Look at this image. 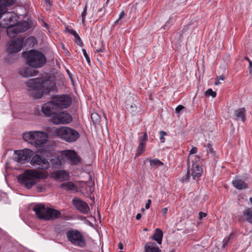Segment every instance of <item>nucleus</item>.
<instances>
[{"instance_id":"nucleus-1","label":"nucleus","mask_w":252,"mask_h":252,"mask_svg":"<svg viewBox=\"0 0 252 252\" xmlns=\"http://www.w3.org/2000/svg\"><path fill=\"white\" fill-rule=\"evenodd\" d=\"M29 95L34 98H40L43 94H48L56 89L55 83L43 78H36L29 80L27 83Z\"/></svg>"},{"instance_id":"nucleus-2","label":"nucleus","mask_w":252,"mask_h":252,"mask_svg":"<svg viewBox=\"0 0 252 252\" xmlns=\"http://www.w3.org/2000/svg\"><path fill=\"white\" fill-rule=\"evenodd\" d=\"M3 26L7 28V34L10 38H14L18 33L24 32L30 29L31 25L27 21L18 23L17 16L13 13L5 11L1 16Z\"/></svg>"},{"instance_id":"nucleus-3","label":"nucleus","mask_w":252,"mask_h":252,"mask_svg":"<svg viewBox=\"0 0 252 252\" xmlns=\"http://www.w3.org/2000/svg\"><path fill=\"white\" fill-rule=\"evenodd\" d=\"M23 56L26 58L27 63L31 67H41L46 63V58L40 51L31 50L27 52H23Z\"/></svg>"},{"instance_id":"nucleus-4","label":"nucleus","mask_w":252,"mask_h":252,"mask_svg":"<svg viewBox=\"0 0 252 252\" xmlns=\"http://www.w3.org/2000/svg\"><path fill=\"white\" fill-rule=\"evenodd\" d=\"M42 178V173L34 170H27L18 177V182L27 189H31L36 184V179Z\"/></svg>"},{"instance_id":"nucleus-5","label":"nucleus","mask_w":252,"mask_h":252,"mask_svg":"<svg viewBox=\"0 0 252 252\" xmlns=\"http://www.w3.org/2000/svg\"><path fill=\"white\" fill-rule=\"evenodd\" d=\"M55 133L59 138L68 143L75 142L80 136V134L77 130L68 126H62L57 128Z\"/></svg>"},{"instance_id":"nucleus-6","label":"nucleus","mask_w":252,"mask_h":252,"mask_svg":"<svg viewBox=\"0 0 252 252\" xmlns=\"http://www.w3.org/2000/svg\"><path fill=\"white\" fill-rule=\"evenodd\" d=\"M68 241L73 245L80 248H84L86 241L83 234L76 229H69L66 232Z\"/></svg>"},{"instance_id":"nucleus-7","label":"nucleus","mask_w":252,"mask_h":252,"mask_svg":"<svg viewBox=\"0 0 252 252\" xmlns=\"http://www.w3.org/2000/svg\"><path fill=\"white\" fill-rule=\"evenodd\" d=\"M53 100L58 110L67 108L72 102L71 97L65 94L56 95Z\"/></svg>"},{"instance_id":"nucleus-8","label":"nucleus","mask_w":252,"mask_h":252,"mask_svg":"<svg viewBox=\"0 0 252 252\" xmlns=\"http://www.w3.org/2000/svg\"><path fill=\"white\" fill-rule=\"evenodd\" d=\"M61 154L62 158L71 165H77L81 162V158L74 151L64 150L61 152Z\"/></svg>"},{"instance_id":"nucleus-9","label":"nucleus","mask_w":252,"mask_h":252,"mask_svg":"<svg viewBox=\"0 0 252 252\" xmlns=\"http://www.w3.org/2000/svg\"><path fill=\"white\" fill-rule=\"evenodd\" d=\"M52 122L56 125L67 124L72 121L71 115L66 112L56 113L52 117Z\"/></svg>"},{"instance_id":"nucleus-10","label":"nucleus","mask_w":252,"mask_h":252,"mask_svg":"<svg viewBox=\"0 0 252 252\" xmlns=\"http://www.w3.org/2000/svg\"><path fill=\"white\" fill-rule=\"evenodd\" d=\"M30 163L32 165L36 166L38 169H46L49 167L48 160L38 154L32 156Z\"/></svg>"},{"instance_id":"nucleus-11","label":"nucleus","mask_w":252,"mask_h":252,"mask_svg":"<svg viewBox=\"0 0 252 252\" xmlns=\"http://www.w3.org/2000/svg\"><path fill=\"white\" fill-rule=\"evenodd\" d=\"M32 152V151L30 149L17 151L15 152L16 157H15V159L19 163H25L31 158Z\"/></svg>"},{"instance_id":"nucleus-12","label":"nucleus","mask_w":252,"mask_h":252,"mask_svg":"<svg viewBox=\"0 0 252 252\" xmlns=\"http://www.w3.org/2000/svg\"><path fill=\"white\" fill-rule=\"evenodd\" d=\"M23 42L22 39L18 38L8 43L7 45V52L9 54L19 52L23 47Z\"/></svg>"},{"instance_id":"nucleus-13","label":"nucleus","mask_w":252,"mask_h":252,"mask_svg":"<svg viewBox=\"0 0 252 252\" xmlns=\"http://www.w3.org/2000/svg\"><path fill=\"white\" fill-rule=\"evenodd\" d=\"M53 100L49 101L42 106V111L46 116H51L56 114L58 111Z\"/></svg>"},{"instance_id":"nucleus-14","label":"nucleus","mask_w":252,"mask_h":252,"mask_svg":"<svg viewBox=\"0 0 252 252\" xmlns=\"http://www.w3.org/2000/svg\"><path fill=\"white\" fill-rule=\"evenodd\" d=\"M72 204L77 210L83 214H87L90 210L88 204L79 198L73 199Z\"/></svg>"},{"instance_id":"nucleus-15","label":"nucleus","mask_w":252,"mask_h":252,"mask_svg":"<svg viewBox=\"0 0 252 252\" xmlns=\"http://www.w3.org/2000/svg\"><path fill=\"white\" fill-rule=\"evenodd\" d=\"M48 135L46 133L37 131L35 140L33 141V146L35 147H40L47 141Z\"/></svg>"},{"instance_id":"nucleus-16","label":"nucleus","mask_w":252,"mask_h":252,"mask_svg":"<svg viewBox=\"0 0 252 252\" xmlns=\"http://www.w3.org/2000/svg\"><path fill=\"white\" fill-rule=\"evenodd\" d=\"M48 207H46L45 205L42 204H37L35 205L33 208V211L35 212L36 217L40 219L43 220L46 215Z\"/></svg>"},{"instance_id":"nucleus-17","label":"nucleus","mask_w":252,"mask_h":252,"mask_svg":"<svg viewBox=\"0 0 252 252\" xmlns=\"http://www.w3.org/2000/svg\"><path fill=\"white\" fill-rule=\"evenodd\" d=\"M19 73L22 76L27 78L36 75L38 71L30 66H24L19 69Z\"/></svg>"},{"instance_id":"nucleus-18","label":"nucleus","mask_w":252,"mask_h":252,"mask_svg":"<svg viewBox=\"0 0 252 252\" xmlns=\"http://www.w3.org/2000/svg\"><path fill=\"white\" fill-rule=\"evenodd\" d=\"M47 210L46 215L44 216V218L43 217V220H55L59 218L61 216V212L58 210L48 207Z\"/></svg>"},{"instance_id":"nucleus-19","label":"nucleus","mask_w":252,"mask_h":252,"mask_svg":"<svg viewBox=\"0 0 252 252\" xmlns=\"http://www.w3.org/2000/svg\"><path fill=\"white\" fill-rule=\"evenodd\" d=\"M192 165L191 167V175L194 180H195V178L201 176L203 170L202 168L199 166V164L192 162Z\"/></svg>"},{"instance_id":"nucleus-20","label":"nucleus","mask_w":252,"mask_h":252,"mask_svg":"<svg viewBox=\"0 0 252 252\" xmlns=\"http://www.w3.org/2000/svg\"><path fill=\"white\" fill-rule=\"evenodd\" d=\"M161 250L158 247L155 242H148L144 246L143 252H161Z\"/></svg>"},{"instance_id":"nucleus-21","label":"nucleus","mask_w":252,"mask_h":252,"mask_svg":"<svg viewBox=\"0 0 252 252\" xmlns=\"http://www.w3.org/2000/svg\"><path fill=\"white\" fill-rule=\"evenodd\" d=\"M37 132V131H31L24 133L23 134V138L25 141L28 142L32 145H33V141L35 140Z\"/></svg>"},{"instance_id":"nucleus-22","label":"nucleus","mask_w":252,"mask_h":252,"mask_svg":"<svg viewBox=\"0 0 252 252\" xmlns=\"http://www.w3.org/2000/svg\"><path fill=\"white\" fill-rule=\"evenodd\" d=\"M234 119L235 120H240L244 122L246 119V109L245 108H239L234 111Z\"/></svg>"},{"instance_id":"nucleus-23","label":"nucleus","mask_w":252,"mask_h":252,"mask_svg":"<svg viewBox=\"0 0 252 252\" xmlns=\"http://www.w3.org/2000/svg\"><path fill=\"white\" fill-rule=\"evenodd\" d=\"M233 186L238 189H242L248 188V185L244 181L239 178H235L232 182Z\"/></svg>"},{"instance_id":"nucleus-24","label":"nucleus","mask_w":252,"mask_h":252,"mask_svg":"<svg viewBox=\"0 0 252 252\" xmlns=\"http://www.w3.org/2000/svg\"><path fill=\"white\" fill-rule=\"evenodd\" d=\"M162 231L160 229L157 228L155 230V232L152 237V238L155 240L158 244H161L162 243Z\"/></svg>"},{"instance_id":"nucleus-25","label":"nucleus","mask_w":252,"mask_h":252,"mask_svg":"<svg viewBox=\"0 0 252 252\" xmlns=\"http://www.w3.org/2000/svg\"><path fill=\"white\" fill-rule=\"evenodd\" d=\"M65 31L73 35L74 37L75 38V41L77 45H79L81 47L83 46V43L79 35L74 30H70L68 28H66Z\"/></svg>"},{"instance_id":"nucleus-26","label":"nucleus","mask_w":252,"mask_h":252,"mask_svg":"<svg viewBox=\"0 0 252 252\" xmlns=\"http://www.w3.org/2000/svg\"><path fill=\"white\" fill-rule=\"evenodd\" d=\"M60 188L62 189H64L66 190H74L76 189V185L72 182L62 183Z\"/></svg>"},{"instance_id":"nucleus-27","label":"nucleus","mask_w":252,"mask_h":252,"mask_svg":"<svg viewBox=\"0 0 252 252\" xmlns=\"http://www.w3.org/2000/svg\"><path fill=\"white\" fill-rule=\"evenodd\" d=\"M57 178L64 181L68 179L69 174L64 170L57 172L56 174Z\"/></svg>"},{"instance_id":"nucleus-28","label":"nucleus","mask_w":252,"mask_h":252,"mask_svg":"<svg viewBox=\"0 0 252 252\" xmlns=\"http://www.w3.org/2000/svg\"><path fill=\"white\" fill-rule=\"evenodd\" d=\"M244 216L246 217V220L250 223H252V209L247 208L243 212Z\"/></svg>"},{"instance_id":"nucleus-29","label":"nucleus","mask_w":252,"mask_h":252,"mask_svg":"<svg viewBox=\"0 0 252 252\" xmlns=\"http://www.w3.org/2000/svg\"><path fill=\"white\" fill-rule=\"evenodd\" d=\"M51 162L55 168H58L62 164V160L59 157H53L51 159Z\"/></svg>"},{"instance_id":"nucleus-30","label":"nucleus","mask_w":252,"mask_h":252,"mask_svg":"<svg viewBox=\"0 0 252 252\" xmlns=\"http://www.w3.org/2000/svg\"><path fill=\"white\" fill-rule=\"evenodd\" d=\"M37 43L36 39L35 37L33 36H30L28 37L25 40V45L29 46L30 47H32L34 46L35 44Z\"/></svg>"},{"instance_id":"nucleus-31","label":"nucleus","mask_w":252,"mask_h":252,"mask_svg":"<svg viewBox=\"0 0 252 252\" xmlns=\"http://www.w3.org/2000/svg\"><path fill=\"white\" fill-rule=\"evenodd\" d=\"M151 169H155L160 165H162L163 163L158 159H154L150 160Z\"/></svg>"},{"instance_id":"nucleus-32","label":"nucleus","mask_w":252,"mask_h":252,"mask_svg":"<svg viewBox=\"0 0 252 252\" xmlns=\"http://www.w3.org/2000/svg\"><path fill=\"white\" fill-rule=\"evenodd\" d=\"M146 144H143L142 142H139L138 147L137 149V153L136 154V157H138L141 155L145 151V147Z\"/></svg>"},{"instance_id":"nucleus-33","label":"nucleus","mask_w":252,"mask_h":252,"mask_svg":"<svg viewBox=\"0 0 252 252\" xmlns=\"http://www.w3.org/2000/svg\"><path fill=\"white\" fill-rule=\"evenodd\" d=\"M127 108L132 115L137 114L139 112V108L135 104L130 105L129 107H127Z\"/></svg>"},{"instance_id":"nucleus-34","label":"nucleus","mask_w":252,"mask_h":252,"mask_svg":"<svg viewBox=\"0 0 252 252\" xmlns=\"http://www.w3.org/2000/svg\"><path fill=\"white\" fill-rule=\"evenodd\" d=\"M4 7L10 6L15 4L16 0H0Z\"/></svg>"},{"instance_id":"nucleus-35","label":"nucleus","mask_w":252,"mask_h":252,"mask_svg":"<svg viewBox=\"0 0 252 252\" xmlns=\"http://www.w3.org/2000/svg\"><path fill=\"white\" fill-rule=\"evenodd\" d=\"M91 119L94 124H96L100 122V117L96 113L91 114Z\"/></svg>"},{"instance_id":"nucleus-36","label":"nucleus","mask_w":252,"mask_h":252,"mask_svg":"<svg viewBox=\"0 0 252 252\" xmlns=\"http://www.w3.org/2000/svg\"><path fill=\"white\" fill-rule=\"evenodd\" d=\"M188 168L187 173L186 175H185V176L183 177L182 179V181L183 183L188 182L189 178L190 177V175H189L190 173H189V159H188Z\"/></svg>"},{"instance_id":"nucleus-37","label":"nucleus","mask_w":252,"mask_h":252,"mask_svg":"<svg viewBox=\"0 0 252 252\" xmlns=\"http://www.w3.org/2000/svg\"><path fill=\"white\" fill-rule=\"evenodd\" d=\"M205 95L207 96H212V97L214 98L217 95V93L216 92H214L212 90V89H209L208 90H207L205 93Z\"/></svg>"},{"instance_id":"nucleus-38","label":"nucleus","mask_w":252,"mask_h":252,"mask_svg":"<svg viewBox=\"0 0 252 252\" xmlns=\"http://www.w3.org/2000/svg\"><path fill=\"white\" fill-rule=\"evenodd\" d=\"M206 150L208 154H211L212 156L215 155V151L214 150L212 145L210 143L208 144Z\"/></svg>"},{"instance_id":"nucleus-39","label":"nucleus","mask_w":252,"mask_h":252,"mask_svg":"<svg viewBox=\"0 0 252 252\" xmlns=\"http://www.w3.org/2000/svg\"><path fill=\"white\" fill-rule=\"evenodd\" d=\"M232 236V234H231L228 237L225 238L223 239V240L222 241V243H223L222 246V248H224L227 245L228 242L231 239Z\"/></svg>"},{"instance_id":"nucleus-40","label":"nucleus","mask_w":252,"mask_h":252,"mask_svg":"<svg viewBox=\"0 0 252 252\" xmlns=\"http://www.w3.org/2000/svg\"><path fill=\"white\" fill-rule=\"evenodd\" d=\"M147 140H148V135H147V133L145 132L143 134V135L142 137H140L139 142L140 143L142 142L143 144H146Z\"/></svg>"},{"instance_id":"nucleus-41","label":"nucleus","mask_w":252,"mask_h":252,"mask_svg":"<svg viewBox=\"0 0 252 252\" xmlns=\"http://www.w3.org/2000/svg\"><path fill=\"white\" fill-rule=\"evenodd\" d=\"M159 134L160 142L164 143L165 142L164 136L167 135V133L164 131H160Z\"/></svg>"},{"instance_id":"nucleus-42","label":"nucleus","mask_w":252,"mask_h":252,"mask_svg":"<svg viewBox=\"0 0 252 252\" xmlns=\"http://www.w3.org/2000/svg\"><path fill=\"white\" fill-rule=\"evenodd\" d=\"M82 52H83V55H84L85 59H86V60L87 61V63H88L89 64H90V63H91L89 55L87 54L86 50L85 49H83Z\"/></svg>"},{"instance_id":"nucleus-43","label":"nucleus","mask_w":252,"mask_h":252,"mask_svg":"<svg viewBox=\"0 0 252 252\" xmlns=\"http://www.w3.org/2000/svg\"><path fill=\"white\" fill-rule=\"evenodd\" d=\"M125 13L124 11H122L119 15V18L118 20L115 22V23L121 24V23H122L121 19L123 18L125 16Z\"/></svg>"},{"instance_id":"nucleus-44","label":"nucleus","mask_w":252,"mask_h":252,"mask_svg":"<svg viewBox=\"0 0 252 252\" xmlns=\"http://www.w3.org/2000/svg\"><path fill=\"white\" fill-rule=\"evenodd\" d=\"M224 79V77L223 75H220L217 78V80L215 82V84L216 85H218L220 84V80H223Z\"/></svg>"},{"instance_id":"nucleus-45","label":"nucleus","mask_w":252,"mask_h":252,"mask_svg":"<svg viewBox=\"0 0 252 252\" xmlns=\"http://www.w3.org/2000/svg\"><path fill=\"white\" fill-rule=\"evenodd\" d=\"M87 15V6H86L84 9L83 12L82 13V22L83 23L85 22V17Z\"/></svg>"},{"instance_id":"nucleus-46","label":"nucleus","mask_w":252,"mask_h":252,"mask_svg":"<svg viewBox=\"0 0 252 252\" xmlns=\"http://www.w3.org/2000/svg\"><path fill=\"white\" fill-rule=\"evenodd\" d=\"M184 108H185V107L183 106V105H178L175 109L176 113H179L181 112V111H182Z\"/></svg>"},{"instance_id":"nucleus-47","label":"nucleus","mask_w":252,"mask_h":252,"mask_svg":"<svg viewBox=\"0 0 252 252\" xmlns=\"http://www.w3.org/2000/svg\"><path fill=\"white\" fill-rule=\"evenodd\" d=\"M99 43H101V47L99 48H97L95 49V52L98 53V52H103L104 50V48L103 46L102 43L101 42H99Z\"/></svg>"},{"instance_id":"nucleus-48","label":"nucleus","mask_w":252,"mask_h":252,"mask_svg":"<svg viewBox=\"0 0 252 252\" xmlns=\"http://www.w3.org/2000/svg\"><path fill=\"white\" fill-rule=\"evenodd\" d=\"M197 149L196 147H192L189 152L190 155L194 154L197 153Z\"/></svg>"},{"instance_id":"nucleus-49","label":"nucleus","mask_w":252,"mask_h":252,"mask_svg":"<svg viewBox=\"0 0 252 252\" xmlns=\"http://www.w3.org/2000/svg\"><path fill=\"white\" fill-rule=\"evenodd\" d=\"M199 219L201 220L203 218H205L207 216V214L205 213H203L202 212H200L199 213Z\"/></svg>"},{"instance_id":"nucleus-50","label":"nucleus","mask_w":252,"mask_h":252,"mask_svg":"<svg viewBox=\"0 0 252 252\" xmlns=\"http://www.w3.org/2000/svg\"><path fill=\"white\" fill-rule=\"evenodd\" d=\"M151 203V200L148 199L147 200V202L146 203V205H145L146 209H148L150 208Z\"/></svg>"},{"instance_id":"nucleus-51","label":"nucleus","mask_w":252,"mask_h":252,"mask_svg":"<svg viewBox=\"0 0 252 252\" xmlns=\"http://www.w3.org/2000/svg\"><path fill=\"white\" fill-rule=\"evenodd\" d=\"M168 209L165 207L162 209V213L163 216H165L167 213Z\"/></svg>"},{"instance_id":"nucleus-52","label":"nucleus","mask_w":252,"mask_h":252,"mask_svg":"<svg viewBox=\"0 0 252 252\" xmlns=\"http://www.w3.org/2000/svg\"><path fill=\"white\" fill-rule=\"evenodd\" d=\"M118 247H119V249H120V250H123V244L122 242H120L118 244Z\"/></svg>"},{"instance_id":"nucleus-53","label":"nucleus","mask_w":252,"mask_h":252,"mask_svg":"<svg viewBox=\"0 0 252 252\" xmlns=\"http://www.w3.org/2000/svg\"><path fill=\"white\" fill-rule=\"evenodd\" d=\"M142 215L140 213H138L136 216V219L139 220L141 219Z\"/></svg>"},{"instance_id":"nucleus-54","label":"nucleus","mask_w":252,"mask_h":252,"mask_svg":"<svg viewBox=\"0 0 252 252\" xmlns=\"http://www.w3.org/2000/svg\"><path fill=\"white\" fill-rule=\"evenodd\" d=\"M249 67L250 68H251L252 67V62L251 61H249Z\"/></svg>"},{"instance_id":"nucleus-55","label":"nucleus","mask_w":252,"mask_h":252,"mask_svg":"<svg viewBox=\"0 0 252 252\" xmlns=\"http://www.w3.org/2000/svg\"><path fill=\"white\" fill-rule=\"evenodd\" d=\"M45 2L46 3H48L50 6H51V3L50 0H45Z\"/></svg>"},{"instance_id":"nucleus-56","label":"nucleus","mask_w":252,"mask_h":252,"mask_svg":"<svg viewBox=\"0 0 252 252\" xmlns=\"http://www.w3.org/2000/svg\"><path fill=\"white\" fill-rule=\"evenodd\" d=\"M43 24H43V26H44V27H45V28H48V24H46V23H43Z\"/></svg>"},{"instance_id":"nucleus-57","label":"nucleus","mask_w":252,"mask_h":252,"mask_svg":"<svg viewBox=\"0 0 252 252\" xmlns=\"http://www.w3.org/2000/svg\"><path fill=\"white\" fill-rule=\"evenodd\" d=\"M246 60H247L249 62V61H250V59L248 57H246Z\"/></svg>"},{"instance_id":"nucleus-58","label":"nucleus","mask_w":252,"mask_h":252,"mask_svg":"<svg viewBox=\"0 0 252 252\" xmlns=\"http://www.w3.org/2000/svg\"><path fill=\"white\" fill-rule=\"evenodd\" d=\"M250 201L251 203L252 204V197L250 198Z\"/></svg>"},{"instance_id":"nucleus-59","label":"nucleus","mask_w":252,"mask_h":252,"mask_svg":"<svg viewBox=\"0 0 252 252\" xmlns=\"http://www.w3.org/2000/svg\"><path fill=\"white\" fill-rule=\"evenodd\" d=\"M144 2L148 1L149 0H143Z\"/></svg>"},{"instance_id":"nucleus-60","label":"nucleus","mask_w":252,"mask_h":252,"mask_svg":"<svg viewBox=\"0 0 252 252\" xmlns=\"http://www.w3.org/2000/svg\"><path fill=\"white\" fill-rule=\"evenodd\" d=\"M63 48L64 50L65 49V48H64V46H63Z\"/></svg>"},{"instance_id":"nucleus-61","label":"nucleus","mask_w":252,"mask_h":252,"mask_svg":"<svg viewBox=\"0 0 252 252\" xmlns=\"http://www.w3.org/2000/svg\"><path fill=\"white\" fill-rule=\"evenodd\" d=\"M109 0H107L106 4H107V3H108V1H109Z\"/></svg>"},{"instance_id":"nucleus-62","label":"nucleus","mask_w":252,"mask_h":252,"mask_svg":"<svg viewBox=\"0 0 252 252\" xmlns=\"http://www.w3.org/2000/svg\"><path fill=\"white\" fill-rule=\"evenodd\" d=\"M171 252H175V251H172Z\"/></svg>"},{"instance_id":"nucleus-63","label":"nucleus","mask_w":252,"mask_h":252,"mask_svg":"<svg viewBox=\"0 0 252 252\" xmlns=\"http://www.w3.org/2000/svg\"><path fill=\"white\" fill-rule=\"evenodd\" d=\"M120 252H122V251H120Z\"/></svg>"}]
</instances>
